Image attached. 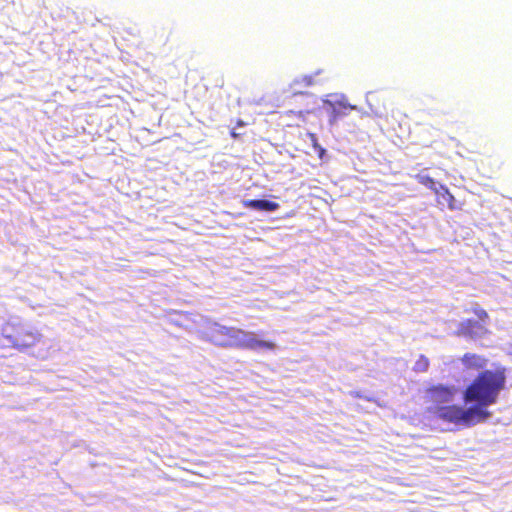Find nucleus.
<instances>
[{"mask_svg": "<svg viewBox=\"0 0 512 512\" xmlns=\"http://www.w3.org/2000/svg\"><path fill=\"white\" fill-rule=\"evenodd\" d=\"M505 383L506 377L502 371L484 370L463 392V399L468 407L438 405L434 413L444 421L467 427L484 422L492 416L488 407L497 402Z\"/></svg>", "mask_w": 512, "mask_h": 512, "instance_id": "obj_1", "label": "nucleus"}, {"mask_svg": "<svg viewBox=\"0 0 512 512\" xmlns=\"http://www.w3.org/2000/svg\"><path fill=\"white\" fill-rule=\"evenodd\" d=\"M208 335L215 345L221 347H236L253 351L274 350L276 348L275 343L260 339L253 332L224 326L216 322L209 326Z\"/></svg>", "mask_w": 512, "mask_h": 512, "instance_id": "obj_2", "label": "nucleus"}, {"mask_svg": "<svg viewBox=\"0 0 512 512\" xmlns=\"http://www.w3.org/2000/svg\"><path fill=\"white\" fill-rule=\"evenodd\" d=\"M475 314L478 320L467 319L457 323L456 334L472 340H478L487 333L485 321L488 318V314L485 310L477 308Z\"/></svg>", "mask_w": 512, "mask_h": 512, "instance_id": "obj_3", "label": "nucleus"}, {"mask_svg": "<svg viewBox=\"0 0 512 512\" xmlns=\"http://www.w3.org/2000/svg\"><path fill=\"white\" fill-rule=\"evenodd\" d=\"M457 394L455 386L438 384L430 387L426 391L428 399L436 404L451 403Z\"/></svg>", "mask_w": 512, "mask_h": 512, "instance_id": "obj_4", "label": "nucleus"}, {"mask_svg": "<svg viewBox=\"0 0 512 512\" xmlns=\"http://www.w3.org/2000/svg\"><path fill=\"white\" fill-rule=\"evenodd\" d=\"M27 325L7 323L2 327V336L4 339V346H10L17 349L18 339L23 338L26 333Z\"/></svg>", "mask_w": 512, "mask_h": 512, "instance_id": "obj_5", "label": "nucleus"}, {"mask_svg": "<svg viewBox=\"0 0 512 512\" xmlns=\"http://www.w3.org/2000/svg\"><path fill=\"white\" fill-rule=\"evenodd\" d=\"M42 335L32 327L28 326L26 333L23 334L21 340L18 339L17 350L23 351L40 342Z\"/></svg>", "mask_w": 512, "mask_h": 512, "instance_id": "obj_6", "label": "nucleus"}, {"mask_svg": "<svg viewBox=\"0 0 512 512\" xmlns=\"http://www.w3.org/2000/svg\"><path fill=\"white\" fill-rule=\"evenodd\" d=\"M246 207L256 211L274 212L280 205L267 199H252L246 202Z\"/></svg>", "mask_w": 512, "mask_h": 512, "instance_id": "obj_7", "label": "nucleus"}, {"mask_svg": "<svg viewBox=\"0 0 512 512\" xmlns=\"http://www.w3.org/2000/svg\"><path fill=\"white\" fill-rule=\"evenodd\" d=\"M432 186L431 189H433L436 194L440 198L441 204H448L450 208H452V201H454V196L449 192L448 188L442 184L436 183L433 179H429Z\"/></svg>", "mask_w": 512, "mask_h": 512, "instance_id": "obj_8", "label": "nucleus"}, {"mask_svg": "<svg viewBox=\"0 0 512 512\" xmlns=\"http://www.w3.org/2000/svg\"><path fill=\"white\" fill-rule=\"evenodd\" d=\"M462 362L468 368L480 369L486 366L487 360L479 355L466 353Z\"/></svg>", "mask_w": 512, "mask_h": 512, "instance_id": "obj_9", "label": "nucleus"}, {"mask_svg": "<svg viewBox=\"0 0 512 512\" xmlns=\"http://www.w3.org/2000/svg\"><path fill=\"white\" fill-rule=\"evenodd\" d=\"M429 367V360L425 356L421 355L419 359L415 362L414 371L416 372H426Z\"/></svg>", "mask_w": 512, "mask_h": 512, "instance_id": "obj_10", "label": "nucleus"}, {"mask_svg": "<svg viewBox=\"0 0 512 512\" xmlns=\"http://www.w3.org/2000/svg\"><path fill=\"white\" fill-rule=\"evenodd\" d=\"M325 104H328L332 107L329 123L333 125L338 120V117L336 115V107L331 101H325Z\"/></svg>", "mask_w": 512, "mask_h": 512, "instance_id": "obj_11", "label": "nucleus"}, {"mask_svg": "<svg viewBox=\"0 0 512 512\" xmlns=\"http://www.w3.org/2000/svg\"><path fill=\"white\" fill-rule=\"evenodd\" d=\"M314 148L318 152L319 158L323 159L326 154V150L317 143H314Z\"/></svg>", "mask_w": 512, "mask_h": 512, "instance_id": "obj_12", "label": "nucleus"}, {"mask_svg": "<svg viewBox=\"0 0 512 512\" xmlns=\"http://www.w3.org/2000/svg\"><path fill=\"white\" fill-rule=\"evenodd\" d=\"M302 80H303V82H304V86H305V87L311 86V85H312V83H313V78H312V76H304Z\"/></svg>", "mask_w": 512, "mask_h": 512, "instance_id": "obj_13", "label": "nucleus"}, {"mask_svg": "<svg viewBox=\"0 0 512 512\" xmlns=\"http://www.w3.org/2000/svg\"><path fill=\"white\" fill-rule=\"evenodd\" d=\"M336 115H337V117H338V118H340V117L345 116V113H341L340 111H338V110L336 109Z\"/></svg>", "mask_w": 512, "mask_h": 512, "instance_id": "obj_14", "label": "nucleus"}, {"mask_svg": "<svg viewBox=\"0 0 512 512\" xmlns=\"http://www.w3.org/2000/svg\"><path fill=\"white\" fill-rule=\"evenodd\" d=\"M344 108H350V109H355L356 107L355 106H352L350 104H342Z\"/></svg>", "mask_w": 512, "mask_h": 512, "instance_id": "obj_15", "label": "nucleus"}, {"mask_svg": "<svg viewBox=\"0 0 512 512\" xmlns=\"http://www.w3.org/2000/svg\"><path fill=\"white\" fill-rule=\"evenodd\" d=\"M231 135L232 137H237V134L234 131H232Z\"/></svg>", "mask_w": 512, "mask_h": 512, "instance_id": "obj_16", "label": "nucleus"}, {"mask_svg": "<svg viewBox=\"0 0 512 512\" xmlns=\"http://www.w3.org/2000/svg\"><path fill=\"white\" fill-rule=\"evenodd\" d=\"M429 183H426V186H429L431 188L432 184L431 182L428 180Z\"/></svg>", "mask_w": 512, "mask_h": 512, "instance_id": "obj_17", "label": "nucleus"}]
</instances>
